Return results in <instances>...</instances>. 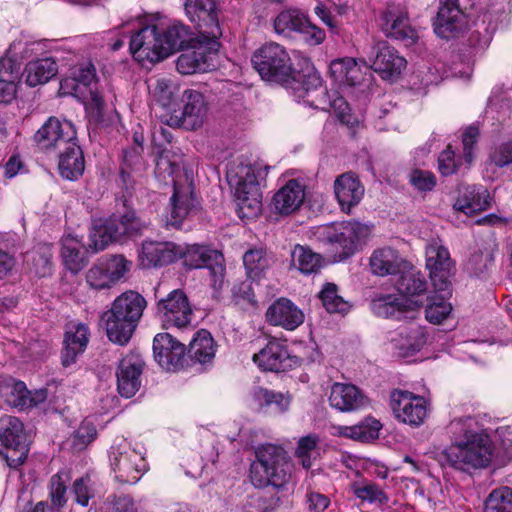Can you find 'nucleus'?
<instances>
[{"mask_svg": "<svg viewBox=\"0 0 512 512\" xmlns=\"http://www.w3.org/2000/svg\"><path fill=\"white\" fill-rule=\"evenodd\" d=\"M181 165L182 156L172 149H162L156 158V176L163 180L170 177L173 184L166 224L175 228H179L189 215L195 213L199 205L194 195L193 173Z\"/></svg>", "mask_w": 512, "mask_h": 512, "instance_id": "f257e3e1", "label": "nucleus"}, {"mask_svg": "<svg viewBox=\"0 0 512 512\" xmlns=\"http://www.w3.org/2000/svg\"><path fill=\"white\" fill-rule=\"evenodd\" d=\"M199 37H192L189 28L181 23H173L160 32L155 25L146 26L132 36L130 51L133 57L150 63L160 62L178 50H184Z\"/></svg>", "mask_w": 512, "mask_h": 512, "instance_id": "f03ea898", "label": "nucleus"}, {"mask_svg": "<svg viewBox=\"0 0 512 512\" xmlns=\"http://www.w3.org/2000/svg\"><path fill=\"white\" fill-rule=\"evenodd\" d=\"M269 166L261 162H233L226 173L227 181L234 190L237 213L241 218L258 216L262 209V192L260 182L268 174Z\"/></svg>", "mask_w": 512, "mask_h": 512, "instance_id": "7ed1b4c3", "label": "nucleus"}, {"mask_svg": "<svg viewBox=\"0 0 512 512\" xmlns=\"http://www.w3.org/2000/svg\"><path fill=\"white\" fill-rule=\"evenodd\" d=\"M146 304L145 298L136 291L120 294L110 309L101 315V324L108 339L115 344L126 345L138 326Z\"/></svg>", "mask_w": 512, "mask_h": 512, "instance_id": "20e7f679", "label": "nucleus"}, {"mask_svg": "<svg viewBox=\"0 0 512 512\" xmlns=\"http://www.w3.org/2000/svg\"><path fill=\"white\" fill-rule=\"evenodd\" d=\"M290 478V464L286 451L274 444H264L256 450V460L250 467V480L255 487L268 485L280 488Z\"/></svg>", "mask_w": 512, "mask_h": 512, "instance_id": "39448f33", "label": "nucleus"}, {"mask_svg": "<svg viewBox=\"0 0 512 512\" xmlns=\"http://www.w3.org/2000/svg\"><path fill=\"white\" fill-rule=\"evenodd\" d=\"M493 456L494 446L486 433L472 435L468 440H457L443 452L446 463L463 472L488 467Z\"/></svg>", "mask_w": 512, "mask_h": 512, "instance_id": "423d86ee", "label": "nucleus"}, {"mask_svg": "<svg viewBox=\"0 0 512 512\" xmlns=\"http://www.w3.org/2000/svg\"><path fill=\"white\" fill-rule=\"evenodd\" d=\"M147 225L137 217L134 211H127L122 216H112L104 222L93 225L89 236V248L96 253L112 242L124 241L126 238L140 235Z\"/></svg>", "mask_w": 512, "mask_h": 512, "instance_id": "0eeeda50", "label": "nucleus"}, {"mask_svg": "<svg viewBox=\"0 0 512 512\" xmlns=\"http://www.w3.org/2000/svg\"><path fill=\"white\" fill-rule=\"evenodd\" d=\"M254 69L268 82L288 84L293 73L286 49L277 43H267L257 49L251 58Z\"/></svg>", "mask_w": 512, "mask_h": 512, "instance_id": "6e6552de", "label": "nucleus"}, {"mask_svg": "<svg viewBox=\"0 0 512 512\" xmlns=\"http://www.w3.org/2000/svg\"><path fill=\"white\" fill-rule=\"evenodd\" d=\"M371 229L358 221L331 223L318 229V236L323 241L336 245L346 258L362 248L369 237Z\"/></svg>", "mask_w": 512, "mask_h": 512, "instance_id": "1a4fd4ad", "label": "nucleus"}, {"mask_svg": "<svg viewBox=\"0 0 512 512\" xmlns=\"http://www.w3.org/2000/svg\"><path fill=\"white\" fill-rule=\"evenodd\" d=\"M61 95H71L91 104L98 110L104 107L103 96L97 89L96 69L91 62L79 64L72 72V76L66 77L60 82Z\"/></svg>", "mask_w": 512, "mask_h": 512, "instance_id": "9d476101", "label": "nucleus"}, {"mask_svg": "<svg viewBox=\"0 0 512 512\" xmlns=\"http://www.w3.org/2000/svg\"><path fill=\"white\" fill-rule=\"evenodd\" d=\"M0 441L4 449H0L7 466L13 469L21 466L29 452V442L24 431L23 423L14 416L0 419Z\"/></svg>", "mask_w": 512, "mask_h": 512, "instance_id": "9b49d317", "label": "nucleus"}, {"mask_svg": "<svg viewBox=\"0 0 512 512\" xmlns=\"http://www.w3.org/2000/svg\"><path fill=\"white\" fill-rule=\"evenodd\" d=\"M426 267L435 292L451 296L454 263L448 249L439 240H432L426 247Z\"/></svg>", "mask_w": 512, "mask_h": 512, "instance_id": "f8f14e48", "label": "nucleus"}, {"mask_svg": "<svg viewBox=\"0 0 512 512\" xmlns=\"http://www.w3.org/2000/svg\"><path fill=\"white\" fill-rule=\"evenodd\" d=\"M184 6L186 16L198 29L200 36L210 40L212 46H218L222 29L217 0H186Z\"/></svg>", "mask_w": 512, "mask_h": 512, "instance_id": "ddd939ff", "label": "nucleus"}, {"mask_svg": "<svg viewBox=\"0 0 512 512\" xmlns=\"http://www.w3.org/2000/svg\"><path fill=\"white\" fill-rule=\"evenodd\" d=\"M109 458L115 479L121 483L135 484L147 471L143 453L132 449L126 442L112 446Z\"/></svg>", "mask_w": 512, "mask_h": 512, "instance_id": "4468645a", "label": "nucleus"}, {"mask_svg": "<svg viewBox=\"0 0 512 512\" xmlns=\"http://www.w3.org/2000/svg\"><path fill=\"white\" fill-rule=\"evenodd\" d=\"M157 315L166 329H185L192 326L193 309L186 293L181 289L172 290L157 302Z\"/></svg>", "mask_w": 512, "mask_h": 512, "instance_id": "2eb2a0df", "label": "nucleus"}, {"mask_svg": "<svg viewBox=\"0 0 512 512\" xmlns=\"http://www.w3.org/2000/svg\"><path fill=\"white\" fill-rule=\"evenodd\" d=\"M288 84L295 91H299L298 96L311 107L324 108V105L329 103L322 78L308 59L303 60V67L300 71L293 70Z\"/></svg>", "mask_w": 512, "mask_h": 512, "instance_id": "dca6fc26", "label": "nucleus"}, {"mask_svg": "<svg viewBox=\"0 0 512 512\" xmlns=\"http://www.w3.org/2000/svg\"><path fill=\"white\" fill-rule=\"evenodd\" d=\"M131 266L132 263L123 255L101 258L86 272V282L97 291L110 289L125 278Z\"/></svg>", "mask_w": 512, "mask_h": 512, "instance_id": "f3484780", "label": "nucleus"}, {"mask_svg": "<svg viewBox=\"0 0 512 512\" xmlns=\"http://www.w3.org/2000/svg\"><path fill=\"white\" fill-rule=\"evenodd\" d=\"M179 259L183 260V265L188 269H200L207 267L211 273L214 287L221 286L224 279L225 268L220 262L222 255L206 246L178 245Z\"/></svg>", "mask_w": 512, "mask_h": 512, "instance_id": "a211bd4d", "label": "nucleus"}, {"mask_svg": "<svg viewBox=\"0 0 512 512\" xmlns=\"http://www.w3.org/2000/svg\"><path fill=\"white\" fill-rule=\"evenodd\" d=\"M479 137L476 126L467 127L462 133L463 156L456 157L455 151L449 145L438 157V168L443 176L457 173L464 167L469 169L475 159V145Z\"/></svg>", "mask_w": 512, "mask_h": 512, "instance_id": "6ab92c4d", "label": "nucleus"}, {"mask_svg": "<svg viewBox=\"0 0 512 512\" xmlns=\"http://www.w3.org/2000/svg\"><path fill=\"white\" fill-rule=\"evenodd\" d=\"M183 108L175 111L167 121L170 126H181L188 130L201 127L207 117V103L202 93L187 89L182 95Z\"/></svg>", "mask_w": 512, "mask_h": 512, "instance_id": "aec40b11", "label": "nucleus"}, {"mask_svg": "<svg viewBox=\"0 0 512 512\" xmlns=\"http://www.w3.org/2000/svg\"><path fill=\"white\" fill-rule=\"evenodd\" d=\"M390 405L395 417L410 426L418 427L427 416V404L423 397L408 391L391 392Z\"/></svg>", "mask_w": 512, "mask_h": 512, "instance_id": "412c9836", "label": "nucleus"}, {"mask_svg": "<svg viewBox=\"0 0 512 512\" xmlns=\"http://www.w3.org/2000/svg\"><path fill=\"white\" fill-rule=\"evenodd\" d=\"M34 139L43 149L62 150L77 141V132L72 122L50 117L37 130Z\"/></svg>", "mask_w": 512, "mask_h": 512, "instance_id": "4be33fe9", "label": "nucleus"}, {"mask_svg": "<svg viewBox=\"0 0 512 512\" xmlns=\"http://www.w3.org/2000/svg\"><path fill=\"white\" fill-rule=\"evenodd\" d=\"M380 27L390 38L403 41L406 45L414 44L417 32L410 25L407 12L398 6H389L380 16Z\"/></svg>", "mask_w": 512, "mask_h": 512, "instance_id": "5701e85b", "label": "nucleus"}, {"mask_svg": "<svg viewBox=\"0 0 512 512\" xmlns=\"http://www.w3.org/2000/svg\"><path fill=\"white\" fill-rule=\"evenodd\" d=\"M144 365L142 357L137 353L127 354L121 359L116 373L121 396L131 398L140 389Z\"/></svg>", "mask_w": 512, "mask_h": 512, "instance_id": "b1692460", "label": "nucleus"}, {"mask_svg": "<svg viewBox=\"0 0 512 512\" xmlns=\"http://www.w3.org/2000/svg\"><path fill=\"white\" fill-rule=\"evenodd\" d=\"M185 351V345L169 333H159L154 337V358L166 370L175 371L181 368Z\"/></svg>", "mask_w": 512, "mask_h": 512, "instance_id": "393cba45", "label": "nucleus"}, {"mask_svg": "<svg viewBox=\"0 0 512 512\" xmlns=\"http://www.w3.org/2000/svg\"><path fill=\"white\" fill-rule=\"evenodd\" d=\"M328 401L332 408L340 412H355L369 405V399L365 393L351 383H333Z\"/></svg>", "mask_w": 512, "mask_h": 512, "instance_id": "a878e982", "label": "nucleus"}, {"mask_svg": "<svg viewBox=\"0 0 512 512\" xmlns=\"http://www.w3.org/2000/svg\"><path fill=\"white\" fill-rule=\"evenodd\" d=\"M466 18L458 0H440V7L434 22L435 33L444 39L454 37L466 27Z\"/></svg>", "mask_w": 512, "mask_h": 512, "instance_id": "bb28decb", "label": "nucleus"}, {"mask_svg": "<svg viewBox=\"0 0 512 512\" xmlns=\"http://www.w3.org/2000/svg\"><path fill=\"white\" fill-rule=\"evenodd\" d=\"M371 67L383 79H396L406 67V60L400 56L398 51L389 46L386 42H379L372 47Z\"/></svg>", "mask_w": 512, "mask_h": 512, "instance_id": "cd10ccee", "label": "nucleus"}, {"mask_svg": "<svg viewBox=\"0 0 512 512\" xmlns=\"http://www.w3.org/2000/svg\"><path fill=\"white\" fill-rule=\"evenodd\" d=\"M216 49L217 46H212L210 40L200 36V40L194 41V44L192 43V45L182 50L183 53L176 62L178 72L183 75H191L206 71L208 54Z\"/></svg>", "mask_w": 512, "mask_h": 512, "instance_id": "c85d7f7f", "label": "nucleus"}, {"mask_svg": "<svg viewBox=\"0 0 512 512\" xmlns=\"http://www.w3.org/2000/svg\"><path fill=\"white\" fill-rule=\"evenodd\" d=\"M422 304L423 302L419 300H404L401 296L388 294L374 298L371 301V309L378 317L401 320L408 318L407 314Z\"/></svg>", "mask_w": 512, "mask_h": 512, "instance_id": "c756f323", "label": "nucleus"}, {"mask_svg": "<svg viewBox=\"0 0 512 512\" xmlns=\"http://www.w3.org/2000/svg\"><path fill=\"white\" fill-rule=\"evenodd\" d=\"M266 319L273 326L293 331L304 322L305 316L291 300L279 298L268 307Z\"/></svg>", "mask_w": 512, "mask_h": 512, "instance_id": "7c9ffc66", "label": "nucleus"}, {"mask_svg": "<svg viewBox=\"0 0 512 512\" xmlns=\"http://www.w3.org/2000/svg\"><path fill=\"white\" fill-rule=\"evenodd\" d=\"M305 197V185L296 179H291L274 194L272 205L277 213L289 215L302 206Z\"/></svg>", "mask_w": 512, "mask_h": 512, "instance_id": "2f4dec72", "label": "nucleus"}, {"mask_svg": "<svg viewBox=\"0 0 512 512\" xmlns=\"http://www.w3.org/2000/svg\"><path fill=\"white\" fill-rule=\"evenodd\" d=\"M253 361L263 370L279 372L292 366L288 350L281 342L270 340L267 345L254 354Z\"/></svg>", "mask_w": 512, "mask_h": 512, "instance_id": "473e14b6", "label": "nucleus"}, {"mask_svg": "<svg viewBox=\"0 0 512 512\" xmlns=\"http://www.w3.org/2000/svg\"><path fill=\"white\" fill-rule=\"evenodd\" d=\"M178 244L173 242L145 241L142 244L140 259L145 267H158L179 259Z\"/></svg>", "mask_w": 512, "mask_h": 512, "instance_id": "72a5a7b5", "label": "nucleus"}, {"mask_svg": "<svg viewBox=\"0 0 512 512\" xmlns=\"http://www.w3.org/2000/svg\"><path fill=\"white\" fill-rule=\"evenodd\" d=\"M89 328L83 323H72L68 326L64 348L62 350V364L70 366L76 361L78 355L82 354L89 342Z\"/></svg>", "mask_w": 512, "mask_h": 512, "instance_id": "f704fd0d", "label": "nucleus"}, {"mask_svg": "<svg viewBox=\"0 0 512 512\" xmlns=\"http://www.w3.org/2000/svg\"><path fill=\"white\" fill-rule=\"evenodd\" d=\"M334 192L342 210L350 212L351 207L361 201L364 187L353 173L348 172L336 178Z\"/></svg>", "mask_w": 512, "mask_h": 512, "instance_id": "c9c22d12", "label": "nucleus"}, {"mask_svg": "<svg viewBox=\"0 0 512 512\" xmlns=\"http://www.w3.org/2000/svg\"><path fill=\"white\" fill-rule=\"evenodd\" d=\"M458 192L453 207L466 215L485 210L490 206V195L482 186H460Z\"/></svg>", "mask_w": 512, "mask_h": 512, "instance_id": "e433bc0d", "label": "nucleus"}, {"mask_svg": "<svg viewBox=\"0 0 512 512\" xmlns=\"http://www.w3.org/2000/svg\"><path fill=\"white\" fill-rule=\"evenodd\" d=\"M404 264L399 252L389 246L376 249L370 257L372 273L381 277L399 273Z\"/></svg>", "mask_w": 512, "mask_h": 512, "instance_id": "4c0bfd02", "label": "nucleus"}, {"mask_svg": "<svg viewBox=\"0 0 512 512\" xmlns=\"http://www.w3.org/2000/svg\"><path fill=\"white\" fill-rule=\"evenodd\" d=\"M59 172L67 180H77L85 169L83 152L77 141L70 142L69 146L62 149L59 155Z\"/></svg>", "mask_w": 512, "mask_h": 512, "instance_id": "58836bf2", "label": "nucleus"}, {"mask_svg": "<svg viewBox=\"0 0 512 512\" xmlns=\"http://www.w3.org/2000/svg\"><path fill=\"white\" fill-rule=\"evenodd\" d=\"M215 343L205 329L197 331L189 343L188 354L190 358L201 365L211 363L215 356Z\"/></svg>", "mask_w": 512, "mask_h": 512, "instance_id": "ea45409f", "label": "nucleus"}, {"mask_svg": "<svg viewBox=\"0 0 512 512\" xmlns=\"http://www.w3.org/2000/svg\"><path fill=\"white\" fill-rule=\"evenodd\" d=\"M57 71L58 66L52 58L31 61L24 70L25 82L30 87L45 84L57 74Z\"/></svg>", "mask_w": 512, "mask_h": 512, "instance_id": "a19ab883", "label": "nucleus"}, {"mask_svg": "<svg viewBox=\"0 0 512 512\" xmlns=\"http://www.w3.org/2000/svg\"><path fill=\"white\" fill-rule=\"evenodd\" d=\"M497 251L498 245L494 239L485 240L482 247L469 258L467 270L475 276H483L493 266Z\"/></svg>", "mask_w": 512, "mask_h": 512, "instance_id": "79ce46f5", "label": "nucleus"}, {"mask_svg": "<svg viewBox=\"0 0 512 512\" xmlns=\"http://www.w3.org/2000/svg\"><path fill=\"white\" fill-rule=\"evenodd\" d=\"M61 246V257L65 266L73 273L80 271L86 262L85 247L81 240L67 235L62 238Z\"/></svg>", "mask_w": 512, "mask_h": 512, "instance_id": "37998d69", "label": "nucleus"}, {"mask_svg": "<svg viewBox=\"0 0 512 512\" xmlns=\"http://www.w3.org/2000/svg\"><path fill=\"white\" fill-rule=\"evenodd\" d=\"M253 399L261 408H266L278 414L285 413L291 403V397L288 393L277 392L263 387H256L253 390Z\"/></svg>", "mask_w": 512, "mask_h": 512, "instance_id": "c03bdc74", "label": "nucleus"}, {"mask_svg": "<svg viewBox=\"0 0 512 512\" xmlns=\"http://www.w3.org/2000/svg\"><path fill=\"white\" fill-rule=\"evenodd\" d=\"M396 289L404 300H418L427 290V282L422 273L411 270L402 274Z\"/></svg>", "mask_w": 512, "mask_h": 512, "instance_id": "a18cd8bd", "label": "nucleus"}, {"mask_svg": "<svg viewBox=\"0 0 512 512\" xmlns=\"http://www.w3.org/2000/svg\"><path fill=\"white\" fill-rule=\"evenodd\" d=\"M291 263L302 274L310 275L320 271L323 259L309 247L296 245L291 251Z\"/></svg>", "mask_w": 512, "mask_h": 512, "instance_id": "49530a36", "label": "nucleus"}, {"mask_svg": "<svg viewBox=\"0 0 512 512\" xmlns=\"http://www.w3.org/2000/svg\"><path fill=\"white\" fill-rule=\"evenodd\" d=\"M381 428L380 421L367 417L362 422L353 426H339L337 427V432L341 436L366 442L378 438Z\"/></svg>", "mask_w": 512, "mask_h": 512, "instance_id": "de8ad7c7", "label": "nucleus"}, {"mask_svg": "<svg viewBox=\"0 0 512 512\" xmlns=\"http://www.w3.org/2000/svg\"><path fill=\"white\" fill-rule=\"evenodd\" d=\"M243 264L247 276L251 280H258L270 266V259L262 248H254L243 255Z\"/></svg>", "mask_w": 512, "mask_h": 512, "instance_id": "09e8293b", "label": "nucleus"}, {"mask_svg": "<svg viewBox=\"0 0 512 512\" xmlns=\"http://www.w3.org/2000/svg\"><path fill=\"white\" fill-rule=\"evenodd\" d=\"M425 344L426 335L421 328L417 327L405 334L401 333L400 338L395 343V347L398 350V355L405 358L420 351Z\"/></svg>", "mask_w": 512, "mask_h": 512, "instance_id": "8fccbe9b", "label": "nucleus"}, {"mask_svg": "<svg viewBox=\"0 0 512 512\" xmlns=\"http://www.w3.org/2000/svg\"><path fill=\"white\" fill-rule=\"evenodd\" d=\"M330 72L339 83L356 85L359 81V69L353 58H342L333 60L330 64Z\"/></svg>", "mask_w": 512, "mask_h": 512, "instance_id": "3c124183", "label": "nucleus"}, {"mask_svg": "<svg viewBox=\"0 0 512 512\" xmlns=\"http://www.w3.org/2000/svg\"><path fill=\"white\" fill-rule=\"evenodd\" d=\"M319 298L329 313L345 314L350 309L349 303L338 294V287L334 283H326L319 292Z\"/></svg>", "mask_w": 512, "mask_h": 512, "instance_id": "603ef678", "label": "nucleus"}, {"mask_svg": "<svg viewBox=\"0 0 512 512\" xmlns=\"http://www.w3.org/2000/svg\"><path fill=\"white\" fill-rule=\"evenodd\" d=\"M305 19L306 16L297 9L284 10L274 20L275 31L287 36L298 32Z\"/></svg>", "mask_w": 512, "mask_h": 512, "instance_id": "864d4df0", "label": "nucleus"}, {"mask_svg": "<svg viewBox=\"0 0 512 512\" xmlns=\"http://www.w3.org/2000/svg\"><path fill=\"white\" fill-rule=\"evenodd\" d=\"M484 512H512V489H494L485 500Z\"/></svg>", "mask_w": 512, "mask_h": 512, "instance_id": "5fc2aeb1", "label": "nucleus"}, {"mask_svg": "<svg viewBox=\"0 0 512 512\" xmlns=\"http://www.w3.org/2000/svg\"><path fill=\"white\" fill-rule=\"evenodd\" d=\"M149 89L156 101L166 107L172 102L178 87L168 78H159L152 85H149Z\"/></svg>", "mask_w": 512, "mask_h": 512, "instance_id": "6e6d98bb", "label": "nucleus"}, {"mask_svg": "<svg viewBox=\"0 0 512 512\" xmlns=\"http://www.w3.org/2000/svg\"><path fill=\"white\" fill-rule=\"evenodd\" d=\"M351 490L353 494L362 501L378 503L380 505H384L388 502L387 495L376 484L368 483L361 486L357 483H353L351 485Z\"/></svg>", "mask_w": 512, "mask_h": 512, "instance_id": "4d7b16f0", "label": "nucleus"}, {"mask_svg": "<svg viewBox=\"0 0 512 512\" xmlns=\"http://www.w3.org/2000/svg\"><path fill=\"white\" fill-rule=\"evenodd\" d=\"M69 480V475L65 471H59L50 479L49 489L50 498L53 506L63 507L66 504V483Z\"/></svg>", "mask_w": 512, "mask_h": 512, "instance_id": "13d9d810", "label": "nucleus"}, {"mask_svg": "<svg viewBox=\"0 0 512 512\" xmlns=\"http://www.w3.org/2000/svg\"><path fill=\"white\" fill-rule=\"evenodd\" d=\"M477 422L471 416L453 419L448 428L455 440H468L470 436L475 434H484L482 431L475 429Z\"/></svg>", "mask_w": 512, "mask_h": 512, "instance_id": "bf43d9fd", "label": "nucleus"}, {"mask_svg": "<svg viewBox=\"0 0 512 512\" xmlns=\"http://www.w3.org/2000/svg\"><path fill=\"white\" fill-rule=\"evenodd\" d=\"M317 443L318 438L315 435L304 436L298 441L295 454L305 469H309L312 466V459H315L317 454Z\"/></svg>", "mask_w": 512, "mask_h": 512, "instance_id": "052dcab7", "label": "nucleus"}, {"mask_svg": "<svg viewBox=\"0 0 512 512\" xmlns=\"http://www.w3.org/2000/svg\"><path fill=\"white\" fill-rule=\"evenodd\" d=\"M449 297L439 293L438 301L431 300L425 310V316L429 322L439 324L447 318L452 310L450 303L446 302V299Z\"/></svg>", "mask_w": 512, "mask_h": 512, "instance_id": "680f3d73", "label": "nucleus"}, {"mask_svg": "<svg viewBox=\"0 0 512 512\" xmlns=\"http://www.w3.org/2000/svg\"><path fill=\"white\" fill-rule=\"evenodd\" d=\"M279 500L277 496L257 492L249 497L246 512H270L278 506Z\"/></svg>", "mask_w": 512, "mask_h": 512, "instance_id": "e2e57ef3", "label": "nucleus"}, {"mask_svg": "<svg viewBox=\"0 0 512 512\" xmlns=\"http://www.w3.org/2000/svg\"><path fill=\"white\" fill-rule=\"evenodd\" d=\"M27 391L28 389L26 388L24 382L9 379L2 386L1 395L5 397V400L9 405L20 408V405H18L17 402L18 400H25V397L27 396Z\"/></svg>", "mask_w": 512, "mask_h": 512, "instance_id": "0e129e2a", "label": "nucleus"}, {"mask_svg": "<svg viewBox=\"0 0 512 512\" xmlns=\"http://www.w3.org/2000/svg\"><path fill=\"white\" fill-rule=\"evenodd\" d=\"M94 481L89 475L82 476L76 479L73 483L72 492L75 495V500L82 506H87L89 500L94 497Z\"/></svg>", "mask_w": 512, "mask_h": 512, "instance_id": "69168bd1", "label": "nucleus"}, {"mask_svg": "<svg viewBox=\"0 0 512 512\" xmlns=\"http://www.w3.org/2000/svg\"><path fill=\"white\" fill-rule=\"evenodd\" d=\"M411 185L422 192L431 191L436 185V178L430 171L415 169L409 176Z\"/></svg>", "mask_w": 512, "mask_h": 512, "instance_id": "338daca9", "label": "nucleus"}, {"mask_svg": "<svg viewBox=\"0 0 512 512\" xmlns=\"http://www.w3.org/2000/svg\"><path fill=\"white\" fill-rule=\"evenodd\" d=\"M490 160L497 167H504L512 164V141L496 145L490 153Z\"/></svg>", "mask_w": 512, "mask_h": 512, "instance_id": "774afa93", "label": "nucleus"}]
</instances>
